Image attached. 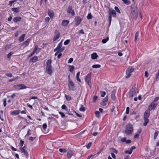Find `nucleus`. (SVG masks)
Returning <instances> with one entry per match:
<instances>
[{
    "mask_svg": "<svg viewBox=\"0 0 159 159\" xmlns=\"http://www.w3.org/2000/svg\"><path fill=\"white\" fill-rule=\"evenodd\" d=\"M38 47V46L37 45H36L35 46V48L33 50V51L35 53L37 51Z\"/></svg>",
    "mask_w": 159,
    "mask_h": 159,
    "instance_id": "55",
    "label": "nucleus"
},
{
    "mask_svg": "<svg viewBox=\"0 0 159 159\" xmlns=\"http://www.w3.org/2000/svg\"><path fill=\"white\" fill-rule=\"evenodd\" d=\"M98 97L96 96H94L93 97V102H95L97 100Z\"/></svg>",
    "mask_w": 159,
    "mask_h": 159,
    "instance_id": "52",
    "label": "nucleus"
},
{
    "mask_svg": "<svg viewBox=\"0 0 159 159\" xmlns=\"http://www.w3.org/2000/svg\"><path fill=\"white\" fill-rule=\"evenodd\" d=\"M59 151L61 152H66V149H65V148H63V149L60 148L59 149Z\"/></svg>",
    "mask_w": 159,
    "mask_h": 159,
    "instance_id": "45",
    "label": "nucleus"
},
{
    "mask_svg": "<svg viewBox=\"0 0 159 159\" xmlns=\"http://www.w3.org/2000/svg\"><path fill=\"white\" fill-rule=\"evenodd\" d=\"M17 86H18L19 87H21L20 88V89H26L27 88L26 86L24 84H20L19 85H18Z\"/></svg>",
    "mask_w": 159,
    "mask_h": 159,
    "instance_id": "26",
    "label": "nucleus"
},
{
    "mask_svg": "<svg viewBox=\"0 0 159 159\" xmlns=\"http://www.w3.org/2000/svg\"><path fill=\"white\" fill-rule=\"evenodd\" d=\"M124 3L127 5H129L130 3V1L129 0H122Z\"/></svg>",
    "mask_w": 159,
    "mask_h": 159,
    "instance_id": "29",
    "label": "nucleus"
},
{
    "mask_svg": "<svg viewBox=\"0 0 159 159\" xmlns=\"http://www.w3.org/2000/svg\"><path fill=\"white\" fill-rule=\"evenodd\" d=\"M111 156L114 159H116V156L115 155V154L113 152H111Z\"/></svg>",
    "mask_w": 159,
    "mask_h": 159,
    "instance_id": "60",
    "label": "nucleus"
},
{
    "mask_svg": "<svg viewBox=\"0 0 159 159\" xmlns=\"http://www.w3.org/2000/svg\"><path fill=\"white\" fill-rule=\"evenodd\" d=\"M159 79V70L157 74L156 75V80L157 81Z\"/></svg>",
    "mask_w": 159,
    "mask_h": 159,
    "instance_id": "53",
    "label": "nucleus"
},
{
    "mask_svg": "<svg viewBox=\"0 0 159 159\" xmlns=\"http://www.w3.org/2000/svg\"><path fill=\"white\" fill-rule=\"evenodd\" d=\"M18 79V76L16 77L13 79H11L9 80V81L10 82H12V81L16 80Z\"/></svg>",
    "mask_w": 159,
    "mask_h": 159,
    "instance_id": "43",
    "label": "nucleus"
},
{
    "mask_svg": "<svg viewBox=\"0 0 159 159\" xmlns=\"http://www.w3.org/2000/svg\"><path fill=\"white\" fill-rule=\"evenodd\" d=\"M115 10L118 13H119V14L120 13H121L120 12V10H119V8H118V7H117V6L115 7Z\"/></svg>",
    "mask_w": 159,
    "mask_h": 159,
    "instance_id": "39",
    "label": "nucleus"
},
{
    "mask_svg": "<svg viewBox=\"0 0 159 159\" xmlns=\"http://www.w3.org/2000/svg\"><path fill=\"white\" fill-rule=\"evenodd\" d=\"M75 25L76 26H78L80 25L82 20V19L79 16L75 17Z\"/></svg>",
    "mask_w": 159,
    "mask_h": 159,
    "instance_id": "10",
    "label": "nucleus"
},
{
    "mask_svg": "<svg viewBox=\"0 0 159 159\" xmlns=\"http://www.w3.org/2000/svg\"><path fill=\"white\" fill-rule=\"evenodd\" d=\"M60 33L58 30H56L54 32V35L53 38V41H55L59 39L60 36Z\"/></svg>",
    "mask_w": 159,
    "mask_h": 159,
    "instance_id": "8",
    "label": "nucleus"
},
{
    "mask_svg": "<svg viewBox=\"0 0 159 159\" xmlns=\"http://www.w3.org/2000/svg\"><path fill=\"white\" fill-rule=\"evenodd\" d=\"M69 70L70 72H72L74 69V67L73 66H69Z\"/></svg>",
    "mask_w": 159,
    "mask_h": 159,
    "instance_id": "32",
    "label": "nucleus"
},
{
    "mask_svg": "<svg viewBox=\"0 0 159 159\" xmlns=\"http://www.w3.org/2000/svg\"><path fill=\"white\" fill-rule=\"evenodd\" d=\"M126 139L125 138H123L121 139V141L122 142H125L126 141Z\"/></svg>",
    "mask_w": 159,
    "mask_h": 159,
    "instance_id": "62",
    "label": "nucleus"
},
{
    "mask_svg": "<svg viewBox=\"0 0 159 159\" xmlns=\"http://www.w3.org/2000/svg\"><path fill=\"white\" fill-rule=\"evenodd\" d=\"M68 86L69 88L72 90H74V84L73 82L70 80L69 81Z\"/></svg>",
    "mask_w": 159,
    "mask_h": 159,
    "instance_id": "12",
    "label": "nucleus"
},
{
    "mask_svg": "<svg viewBox=\"0 0 159 159\" xmlns=\"http://www.w3.org/2000/svg\"><path fill=\"white\" fill-rule=\"evenodd\" d=\"M69 23V21L67 20H62L61 25L63 26H66Z\"/></svg>",
    "mask_w": 159,
    "mask_h": 159,
    "instance_id": "19",
    "label": "nucleus"
},
{
    "mask_svg": "<svg viewBox=\"0 0 159 159\" xmlns=\"http://www.w3.org/2000/svg\"><path fill=\"white\" fill-rule=\"evenodd\" d=\"M30 42V40L29 39H27L26 41L23 42L22 44V46H23L24 47L27 46Z\"/></svg>",
    "mask_w": 159,
    "mask_h": 159,
    "instance_id": "17",
    "label": "nucleus"
},
{
    "mask_svg": "<svg viewBox=\"0 0 159 159\" xmlns=\"http://www.w3.org/2000/svg\"><path fill=\"white\" fill-rule=\"evenodd\" d=\"M70 42V40L67 39L64 42V44L65 45H67Z\"/></svg>",
    "mask_w": 159,
    "mask_h": 159,
    "instance_id": "49",
    "label": "nucleus"
},
{
    "mask_svg": "<svg viewBox=\"0 0 159 159\" xmlns=\"http://www.w3.org/2000/svg\"><path fill=\"white\" fill-rule=\"evenodd\" d=\"M3 111H0V119L2 121H4L3 119L2 118L3 116Z\"/></svg>",
    "mask_w": 159,
    "mask_h": 159,
    "instance_id": "31",
    "label": "nucleus"
},
{
    "mask_svg": "<svg viewBox=\"0 0 159 159\" xmlns=\"http://www.w3.org/2000/svg\"><path fill=\"white\" fill-rule=\"evenodd\" d=\"M12 10L16 13H18L19 11V9L17 8H12Z\"/></svg>",
    "mask_w": 159,
    "mask_h": 159,
    "instance_id": "36",
    "label": "nucleus"
},
{
    "mask_svg": "<svg viewBox=\"0 0 159 159\" xmlns=\"http://www.w3.org/2000/svg\"><path fill=\"white\" fill-rule=\"evenodd\" d=\"M109 15H113V16L115 17H116V12L114 10H111L110 9L109 10Z\"/></svg>",
    "mask_w": 159,
    "mask_h": 159,
    "instance_id": "14",
    "label": "nucleus"
},
{
    "mask_svg": "<svg viewBox=\"0 0 159 159\" xmlns=\"http://www.w3.org/2000/svg\"><path fill=\"white\" fill-rule=\"evenodd\" d=\"M91 73H89L85 77V80L86 82L89 85L90 87V88L91 89V88L92 86V84L91 82Z\"/></svg>",
    "mask_w": 159,
    "mask_h": 159,
    "instance_id": "5",
    "label": "nucleus"
},
{
    "mask_svg": "<svg viewBox=\"0 0 159 159\" xmlns=\"http://www.w3.org/2000/svg\"><path fill=\"white\" fill-rule=\"evenodd\" d=\"M65 47H63L62 48H61V49L60 50H58V51H57V52H56L55 53V56H56L57 55V54L58 53L63 52L64 51V50H65Z\"/></svg>",
    "mask_w": 159,
    "mask_h": 159,
    "instance_id": "21",
    "label": "nucleus"
},
{
    "mask_svg": "<svg viewBox=\"0 0 159 159\" xmlns=\"http://www.w3.org/2000/svg\"><path fill=\"white\" fill-rule=\"evenodd\" d=\"M73 151L71 150H69L67 153V157L69 159H70L73 155Z\"/></svg>",
    "mask_w": 159,
    "mask_h": 159,
    "instance_id": "13",
    "label": "nucleus"
},
{
    "mask_svg": "<svg viewBox=\"0 0 159 159\" xmlns=\"http://www.w3.org/2000/svg\"><path fill=\"white\" fill-rule=\"evenodd\" d=\"M67 12L70 14H71L72 16L75 15V12L74 10L72 9V7L71 6L69 5L66 9Z\"/></svg>",
    "mask_w": 159,
    "mask_h": 159,
    "instance_id": "7",
    "label": "nucleus"
},
{
    "mask_svg": "<svg viewBox=\"0 0 159 159\" xmlns=\"http://www.w3.org/2000/svg\"><path fill=\"white\" fill-rule=\"evenodd\" d=\"M150 111L149 110H146L144 114L143 120L144 121V122L143 125L144 126H146L147 125V124L148 123L149 120L148 118L150 116Z\"/></svg>",
    "mask_w": 159,
    "mask_h": 159,
    "instance_id": "2",
    "label": "nucleus"
},
{
    "mask_svg": "<svg viewBox=\"0 0 159 159\" xmlns=\"http://www.w3.org/2000/svg\"><path fill=\"white\" fill-rule=\"evenodd\" d=\"M109 16L108 18V20L109 21V25H110L111 20V16H112L111 15H109Z\"/></svg>",
    "mask_w": 159,
    "mask_h": 159,
    "instance_id": "48",
    "label": "nucleus"
},
{
    "mask_svg": "<svg viewBox=\"0 0 159 159\" xmlns=\"http://www.w3.org/2000/svg\"><path fill=\"white\" fill-rule=\"evenodd\" d=\"M111 98L114 101H115L116 98L114 93H111Z\"/></svg>",
    "mask_w": 159,
    "mask_h": 159,
    "instance_id": "41",
    "label": "nucleus"
},
{
    "mask_svg": "<svg viewBox=\"0 0 159 159\" xmlns=\"http://www.w3.org/2000/svg\"><path fill=\"white\" fill-rule=\"evenodd\" d=\"M101 96L102 97H104L105 95L106 94V93L105 92L101 91Z\"/></svg>",
    "mask_w": 159,
    "mask_h": 159,
    "instance_id": "51",
    "label": "nucleus"
},
{
    "mask_svg": "<svg viewBox=\"0 0 159 159\" xmlns=\"http://www.w3.org/2000/svg\"><path fill=\"white\" fill-rule=\"evenodd\" d=\"M129 107H127L126 108V113L127 114H129Z\"/></svg>",
    "mask_w": 159,
    "mask_h": 159,
    "instance_id": "57",
    "label": "nucleus"
},
{
    "mask_svg": "<svg viewBox=\"0 0 159 159\" xmlns=\"http://www.w3.org/2000/svg\"><path fill=\"white\" fill-rule=\"evenodd\" d=\"M47 127V125L46 123L44 124L43 125V128L44 129H46Z\"/></svg>",
    "mask_w": 159,
    "mask_h": 159,
    "instance_id": "58",
    "label": "nucleus"
},
{
    "mask_svg": "<svg viewBox=\"0 0 159 159\" xmlns=\"http://www.w3.org/2000/svg\"><path fill=\"white\" fill-rule=\"evenodd\" d=\"M92 145V142H89L87 145L86 147L88 149H89Z\"/></svg>",
    "mask_w": 159,
    "mask_h": 159,
    "instance_id": "54",
    "label": "nucleus"
},
{
    "mask_svg": "<svg viewBox=\"0 0 159 159\" xmlns=\"http://www.w3.org/2000/svg\"><path fill=\"white\" fill-rule=\"evenodd\" d=\"M6 75H7V76L8 77H12V75L11 73L6 74Z\"/></svg>",
    "mask_w": 159,
    "mask_h": 159,
    "instance_id": "59",
    "label": "nucleus"
},
{
    "mask_svg": "<svg viewBox=\"0 0 159 159\" xmlns=\"http://www.w3.org/2000/svg\"><path fill=\"white\" fill-rule=\"evenodd\" d=\"M137 8L136 6L134 5L131 6V11L133 18L135 20L136 19L138 15L137 13Z\"/></svg>",
    "mask_w": 159,
    "mask_h": 159,
    "instance_id": "3",
    "label": "nucleus"
},
{
    "mask_svg": "<svg viewBox=\"0 0 159 159\" xmlns=\"http://www.w3.org/2000/svg\"><path fill=\"white\" fill-rule=\"evenodd\" d=\"M25 36V34H23L20 37L19 40L20 42H21L24 41Z\"/></svg>",
    "mask_w": 159,
    "mask_h": 159,
    "instance_id": "23",
    "label": "nucleus"
},
{
    "mask_svg": "<svg viewBox=\"0 0 159 159\" xmlns=\"http://www.w3.org/2000/svg\"><path fill=\"white\" fill-rule=\"evenodd\" d=\"M19 113V110H15L12 111L11 112V114L12 115H16Z\"/></svg>",
    "mask_w": 159,
    "mask_h": 159,
    "instance_id": "25",
    "label": "nucleus"
},
{
    "mask_svg": "<svg viewBox=\"0 0 159 159\" xmlns=\"http://www.w3.org/2000/svg\"><path fill=\"white\" fill-rule=\"evenodd\" d=\"M135 87H134L129 92V96L130 97H132L134 95H135L136 93L135 90Z\"/></svg>",
    "mask_w": 159,
    "mask_h": 159,
    "instance_id": "9",
    "label": "nucleus"
},
{
    "mask_svg": "<svg viewBox=\"0 0 159 159\" xmlns=\"http://www.w3.org/2000/svg\"><path fill=\"white\" fill-rule=\"evenodd\" d=\"M52 60L51 59L48 60L46 63V71L47 73L49 74H51L52 73V66H51Z\"/></svg>",
    "mask_w": 159,
    "mask_h": 159,
    "instance_id": "1",
    "label": "nucleus"
},
{
    "mask_svg": "<svg viewBox=\"0 0 159 159\" xmlns=\"http://www.w3.org/2000/svg\"><path fill=\"white\" fill-rule=\"evenodd\" d=\"M35 137H30L29 139L30 140H31V141H33L34 139H35Z\"/></svg>",
    "mask_w": 159,
    "mask_h": 159,
    "instance_id": "64",
    "label": "nucleus"
},
{
    "mask_svg": "<svg viewBox=\"0 0 159 159\" xmlns=\"http://www.w3.org/2000/svg\"><path fill=\"white\" fill-rule=\"evenodd\" d=\"M24 143V141L21 140L20 142V145L21 147H22Z\"/></svg>",
    "mask_w": 159,
    "mask_h": 159,
    "instance_id": "61",
    "label": "nucleus"
},
{
    "mask_svg": "<svg viewBox=\"0 0 159 159\" xmlns=\"http://www.w3.org/2000/svg\"><path fill=\"white\" fill-rule=\"evenodd\" d=\"M158 133H159V132H158V131L157 130H156L155 131V133H154V139H156V138L158 135Z\"/></svg>",
    "mask_w": 159,
    "mask_h": 159,
    "instance_id": "30",
    "label": "nucleus"
},
{
    "mask_svg": "<svg viewBox=\"0 0 159 159\" xmlns=\"http://www.w3.org/2000/svg\"><path fill=\"white\" fill-rule=\"evenodd\" d=\"M108 39H109V37H107L106 39H103L102 40V42L103 43H105L107 42V41L108 40Z\"/></svg>",
    "mask_w": 159,
    "mask_h": 159,
    "instance_id": "33",
    "label": "nucleus"
},
{
    "mask_svg": "<svg viewBox=\"0 0 159 159\" xmlns=\"http://www.w3.org/2000/svg\"><path fill=\"white\" fill-rule=\"evenodd\" d=\"M110 150L111 151L114 152L116 153H117L118 152L117 150L113 148H111Z\"/></svg>",
    "mask_w": 159,
    "mask_h": 159,
    "instance_id": "42",
    "label": "nucleus"
},
{
    "mask_svg": "<svg viewBox=\"0 0 159 159\" xmlns=\"http://www.w3.org/2000/svg\"><path fill=\"white\" fill-rule=\"evenodd\" d=\"M63 40H62L58 44L57 47V48L59 50H60L61 49V47H62V41Z\"/></svg>",
    "mask_w": 159,
    "mask_h": 159,
    "instance_id": "24",
    "label": "nucleus"
},
{
    "mask_svg": "<svg viewBox=\"0 0 159 159\" xmlns=\"http://www.w3.org/2000/svg\"><path fill=\"white\" fill-rule=\"evenodd\" d=\"M80 72V71L78 72L76 74V78L77 80L79 82H81V80L79 78Z\"/></svg>",
    "mask_w": 159,
    "mask_h": 159,
    "instance_id": "27",
    "label": "nucleus"
},
{
    "mask_svg": "<svg viewBox=\"0 0 159 159\" xmlns=\"http://www.w3.org/2000/svg\"><path fill=\"white\" fill-rule=\"evenodd\" d=\"M98 57L96 53H93L91 55V58L93 59H97Z\"/></svg>",
    "mask_w": 159,
    "mask_h": 159,
    "instance_id": "22",
    "label": "nucleus"
},
{
    "mask_svg": "<svg viewBox=\"0 0 159 159\" xmlns=\"http://www.w3.org/2000/svg\"><path fill=\"white\" fill-rule=\"evenodd\" d=\"M139 35V32L137 31L135 34V37H134V41L136 42L137 39V38Z\"/></svg>",
    "mask_w": 159,
    "mask_h": 159,
    "instance_id": "34",
    "label": "nucleus"
},
{
    "mask_svg": "<svg viewBox=\"0 0 159 159\" xmlns=\"http://www.w3.org/2000/svg\"><path fill=\"white\" fill-rule=\"evenodd\" d=\"M154 108H155L156 106L157 105V103H155V102H152L150 104Z\"/></svg>",
    "mask_w": 159,
    "mask_h": 159,
    "instance_id": "35",
    "label": "nucleus"
},
{
    "mask_svg": "<svg viewBox=\"0 0 159 159\" xmlns=\"http://www.w3.org/2000/svg\"><path fill=\"white\" fill-rule=\"evenodd\" d=\"M134 69L132 68H128L126 70V76H125L126 78H128L131 75V73L133 72Z\"/></svg>",
    "mask_w": 159,
    "mask_h": 159,
    "instance_id": "6",
    "label": "nucleus"
},
{
    "mask_svg": "<svg viewBox=\"0 0 159 159\" xmlns=\"http://www.w3.org/2000/svg\"><path fill=\"white\" fill-rule=\"evenodd\" d=\"M65 97L66 98V100L67 101H70L71 100V97L70 96H68L67 95H65Z\"/></svg>",
    "mask_w": 159,
    "mask_h": 159,
    "instance_id": "44",
    "label": "nucleus"
},
{
    "mask_svg": "<svg viewBox=\"0 0 159 159\" xmlns=\"http://www.w3.org/2000/svg\"><path fill=\"white\" fill-rule=\"evenodd\" d=\"M48 14L51 18L53 17L54 16V14L52 11L50 10H48Z\"/></svg>",
    "mask_w": 159,
    "mask_h": 159,
    "instance_id": "20",
    "label": "nucleus"
},
{
    "mask_svg": "<svg viewBox=\"0 0 159 159\" xmlns=\"http://www.w3.org/2000/svg\"><path fill=\"white\" fill-rule=\"evenodd\" d=\"M73 58H70L68 60V63H71L72 62V61H73Z\"/></svg>",
    "mask_w": 159,
    "mask_h": 159,
    "instance_id": "63",
    "label": "nucleus"
},
{
    "mask_svg": "<svg viewBox=\"0 0 159 159\" xmlns=\"http://www.w3.org/2000/svg\"><path fill=\"white\" fill-rule=\"evenodd\" d=\"M59 113L61 115V117L62 118H63V117H65V115L62 112H61V111L59 112Z\"/></svg>",
    "mask_w": 159,
    "mask_h": 159,
    "instance_id": "56",
    "label": "nucleus"
},
{
    "mask_svg": "<svg viewBox=\"0 0 159 159\" xmlns=\"http://www.w3.org/2000/svg\"><path fill=\"white\" fill-rule=\"evenodd\" d=\"M133 129L132 125L130 124L126 126L125 133L127 135L132 134L133 132Z\"/></svg>",
    "mask_w": 159,
    "mask_h": 159,
    "instance_id": "4",
    "label": "nucleus"
},
{
    "mask_svg": "<svg viewBox=\"0 0 159 159\" xmlns=\"http://www.w3.org/2000/svg\"><path fill=\"white\" fill-rule=\"evenodd\" d=\"M108 100V97L107 96L103 99L102 102L100 103L101 105L102 106H105L107 104Z\"/></svg>",
    "mask_w": 159,
    "mask_h": 159,
    "instance_id": "11",
    "label": "nucleus"
},
{
    "mask_svg": "<svg viewBox=\"0 0 159 159\" xmlns=\"http://www.w3.org/2000/svg\"><path fill=\"white\" fill-rule=\"evenodd\" d=\"M155 109V108H154L153 106H152V105H151L150 104L148 107V110H149V111H150L152 110V109Z\"/></svg>",
    "mask_w": 159,
    "mask_h": 159,
    "instance_id": "40",
    "label": "nucleus"
},
{
    "mask_svg": "<svg viewBox=\"0 0 159 159\" xmlns=\"http://www.w3.org/2000/svg\"><path fill=\"white\" fill-rule=\"evenodd\" d=\"M101 67V65L99 64L93 65L92 67L93 68H99Z\"/></svg>",
    "mask_w": 159,
    "mask_h": 159,
    "instance_id": "37",
    "label": "nucleus"
},
{
    "mask_svg": "<svg viewBox=\"0 0 159 159\" xmlns=\"http://www.w3.org/2000/svg\"><path fill=\"white\" fill-rule=\"evenodd\" d=\"M21 18L20 17H16L13 19L14 21L16 23L18 21H20L21 20Z\"/></svg>",
    "mask_w": 159,
    "mask_h": 159,
    "instance_id": "18",
    "label": "nucleus"
},
{
    "mask_svg": "<svg viewBox=\"0 0 159 159\" xmlns=\"http://www.w3.org/2000/svg\"><path fill=\"white\" fill-rule=\"evenodd\" d=\"M79 110L81 111H85V107L83 106V105H81Z\"/></svg>",
    "mask_w": 159,
    "mask_h": 159,
    "instance_id": "28",
    "label": "nucleus"
},
{
    "mask_svg": "<svg viewBox=\"0 0 159 159\" xmlns=\"http://www.w3.org/2000/svg\"><path fill=\"white\" fill-rule=\"evenodd\" d=\"M92 18V15L91 13L88 14L87 16V18L88 19H91Z\"/></svg>",
    "mask_w": 159,
    "mask_h": 159,
    "instance_id": "47",
    "label": "nucleus"
},
{
    "mask_svg": "<svg viewBox=\"0 0 159 159\" xmlns=\"http://www.w3.org/2000/svg\"><path fill=\"white\" fill-rule=\"evenodd\" d=\"M25 147V146H24L23 147H21L20 148V149L21 151L22 152L24 153L26 155V156H28V152L25 150L24 149V148Z\"/></svg>",
    "mask_w": 159,
    "mask_h": 159,
    "instance_id": "16",
    "label": "nucleus"
},
{
    "mask_svg": "<svg viewBox=\"0 0 159 159\" xmlns=\"http://www.w3.org/2000/svg\"><path fill=\"white\" fill-rule=\"evenodd\" d=\"M38 60V58L37 56H34L33 57L30 59V61H31L32 63H33L36 62Z\"/></svg>",
    "mask_w": 159,
    "mask_h": 159,
    "instance_id": "15",
    "label": "nucleus"
},
{
    "mask_svg": "<svg viewBox=\"0 0 159 159\" xmlns=\"http://www.w3.org/2000/svg\"><path fill=\"white\" fill-rule=\"evenodd\" d=\"M13 52H12L9 53L7 54V58L10 59L11 57V56L13 54Z\"/></svg>",
    "mask_w": 159,
    "mask_h": 159,
    "instance_id": "46",
    "label": "nucleus"
},
{
    "mask_svg": "<svg viewBox=\"0 0 159 159\" xmlns=\"http://www.w3.org/2000/svg\"><path fill=\"white\" fill-rule=\"evenodd\" d=\"M95 114L97 117H99L100 116V112L99 111H96L95 112Z\"/></svg>",
    "mask_w": 159,
    "mask_h": 159,
    "instance_id": "38",
    "label": "nucleus"
},
{
    "mask_svg": "<svg viewBox=\"0 0 159 159\" xmlns=\"http://www.w3.org/2000/svg\"><path fill=\"white\" fill-rule=\"evenodd\" d=\"M132 152V150H130L129 151V150H126V151H125V153H126V154H131Z\"/></svg>",
    "mask_w": 159,
    "mask_h": 159,
    "instance_id": "50",
    "label": "nucleus"
}]
</instances>
